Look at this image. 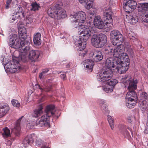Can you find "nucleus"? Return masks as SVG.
<instances>
[{
  "instance_id": "nucleus-1",
  "label": "nucleus",
  "mask_w": 148,
  "mask_h": 148,
  "mask_svg": "<svg viewBox=\"0 0 148 148\" xmlns=\"http://www.w3.org/2000/svg\"><path fill=\"white\" fill-rule=\"evenodd\" d=\"M81 27H84L82 30L81 31L80 36L79 39L85 42L87 41L90 36L91 37V43L94 47L97 48L103 47L107 42V37L104 34H98L90 30V27L86 25L81 24Z\"/></svg>"
},
{
  "instance_id": "nucleus-2",
  "label": "nucleus",
  "mask_w": 148,
  "mask_h": 148,
  "mask_svg": "<svg viewBox=\"0 0 148 148\" xmlns=\"http://www.w3.org/2000/svg\"><path fill=\"white\" fill-rule=\"evenodd\" d=\"M9 45L16 49H19L21 53H26L30 49L29 41H25L18 38L17 34H14L9 37Z\"/></svg>"
},
{
  "instance_id": "nucleus-3",
  "label": "nucleus",
  "mask_w": 148,
  "mask_h": 148,
  "mask_svg": "<svg viewBox=\"0 0 148 148\" xmlns=\"http://www.w3.org/2000/svg\"><path fill=\"white\" fill-rule=\"evenodd\" d=\"M54 108V106L53 105H49L47 106L45 110L46 116H42L40 120H38L36 121V125L40 127L44 126H49L50 127L49 118L54 114V113L53 112Z\"/></svg>"
},
{
  "instance_id": "nucleus-4",
  "label": "nucleus",
  "mask_w": 148,
  "mask_h": 148,
  "mask_svg": "<svg viewBox=\"0 0 148 148\" xmlns=\"http://www.w3.org/2000/svg\"><path fill=\"white\" fill-rule=\"evenodd\" d=\"M113 75L112 70L107 68L103 70L99 74L98 77L99 81L103 83H106L111 79Z\"/></svg>"
},
{
  "instance_id": "nucleus-5",
  "label": "nucleus",
  "mask_w": 148,
  "mask_h": 148,
  "mask_svg": "<svg viewBox=\"0 0 148 148\" xmlns=\"http://www.w3.org/2000/svg\"><path fill=\"white\" fill-rule=\"evenodd\" d=\"M123 5L125 11L130 13L136 9L137 4L133 0H124Z\"/></svg>"
},
{
  "instance_id": "nucleus-6",
  "label": "nucleus",
  "mask_w": 148,
  "mask_h": 148,
  "mask_svg": "<svg viewBox=\"0 0 148 148\" xmlns=\"http://www.w3.org/2000/svg\"><path fill=\"white\" fill-rule=\"evenodd\" d=\"M115 62L117 64L116 68L118 69L119 72L120 73H125L129 69V68L130 62H124L120 59L118 60Z\"/></svg>"
},
{
  "instance_id": "nucleus-7",
  "label": "nucleus",
  "mask_w": 148,
  "mask_h": 148,
  "mask_svg": "<svg viewBox=\"0 0 148 148\" xmlns=\"http://www.w3.org/2000/svg\"><path fill=\"white\" fill-rule=\"evenodd\" d=\"M15 63L18 64V62L17 60L13 59L6 65V68L11 73H14L18 70H20L22 69V67L18 65H16Z\"/></svg>"
},
{
  "instance_id": "nucleus-8",
  "label": "nucleus",
  "mask_w": 148,
  "mask_h": 148,
  "mask_svg": "<svg viewBox=\"0 0 148 148\" xmlns=\"http://www.w3.org/2000/svg\"><path fill=\"white\" fill-rule=\"evenodd\" d=\"M73 17L76 19V20L74 21L75 22L79 23H78V25L79 26V29H81L82 30L83 29H84V28L81 27L80 25L81 24L84 25L83 22L85 21L86 18V15L85 13L82 11L78 12L75 14Z\"/></svg>"
},
{
  "instance_id": "nucleus-9",
  "label": "nucleus",
  "mask_w": 148,
  "mask_h": 148,
  "mask_svg": "<svg viewBox=\"0 0 148 148\" xmlns=\"http://www.w3.org/2000/svg\"><path fill=\"white\" fill-rule=\"evenodd\" d=\"M87 43V42H85L79 39L78 41H76L75 44L79 47L78 50L79 56L84 57L86 54V52L84 49Z\"/></svg>"
},
{
  "instance_id": "nucleus-10",
  "label": "nucleus",
  "mask_w": 148,
  "mask_h": 148,
  "mask_svg": "<svg viewBox=\"0 0 148 148\" xmlns=\"http://www.w3.org/2000/svg\"><path fill=\"white\" fill-rule=\"evenodd\" d=\"M23 117V116H22L16 121L15 124L11 125L12 126L10 129L11 130L12 132L14 133L16 136H18L20 134V122L22 118Z\"/></svg>"
},
{
  "instance_id": "nucleus-11",
  "label": "nucleus",
  "mask_w": 148,
  "mask_h": 148,
  "mask_svg": "<svg viewBox=\"0 0 148 148\" xmlns=\"http://www.w3.org/2000/svg\"><path fill=\"white\" fill-rule=\"evenodd\" d=\"M113 14L112 12L111 8L108 7L104 9L103 13V18L105 21H108V22H113L112 16Z\"/></svg>"
},
{
  "instance_id": "nucleus-12",
  "label": "nucleus",
  "mask_w": 148,
  "mask_h": 148,
  "mask_svg": "<svg viewBox=\"0 0 148 148\" xmlns=\"http://www.w3.org/2000/svg\"><path fill=\"white\" fill-rule=\"evenodd\" d=\"M55 14L58 19L64 18L66 16V11L62 8L58 4H56L55 6Z\"/></svg>"
},
{
  "instance_id": "nucleus-13",
  "label": "nucleus",
  "mask_w": 148,
  "mask_h": 148,
  "mask_svg": "<svg viewBox=\"0 0 148 148\" xmlns=\"http://www.w3.org/2000/svg\"><path fill=\"white\" fill-rule=\"evenodd\" d=\"M106 21H103L99 16H95L94 20V24L95 27L99 29H103Z\"/></svg>"
},
{
  "instance_id": "nucleus-14",
  "label": "nucleus",
  "mask_w": 148,
  "mask_h": 148,
  "mask_svg": "<svg viewBox=\"0 0 148 148\" xmlns=\"http://www.w3.org/2000/svg\"><path fill=\"white\" fill-rule=\"evenodd\" d=\"M18 38L25 41H29L27 39V35L26 29L24 27H19L18 28Z\"/></svg>"
},
{
  "instance_id": "nucleus-15",
  "label": "nucleus",
  "mask_w": 148,
  "mask_h": 148,
  "mask_svg": "<svg viewBox=\"0 0 148 148\" xmlns=\"http://www.w3.org/2000/svg\"><path fill=\"white\" fill-rule=\"evenodd\" d=\"M10 108L6 103H0V118L5 116L9 110Z\"/></svg>"
},
{
  "instance_id": "nucleus-16",
  "label": "nucleus",
  "mask_w": 148,
  "mask_h": 148,
  "mask_svg": "<svg viewBox=\"0 0 148 148\" xmlns=\"http://www.w3.org/2000/svg\"><path fill=\"white\" fill-rule=\"evenodd\" d=\"M118 60V59H114L113 58L110 57L106 59V65L107 68L110 69L112 67H116L117 64L115 63V61Z\"/></svg>"
},
{
  "instance_id": "nucleus-17",
  "label": "nucleus",
  "mask_w": 148,
  "mask_h": 148,
  "mask_svg": "<svg viewBox=\"0 0 148 148\" xmlns=\"http://www.w3.org/2000/svg\"><path fill=\"white\" fill-rule=\"evenodd\" d=\"M40 55L39 51L32 50L30 51L29 56V59L32 61H36Z\"/></svg>"
},
{
  "instance_id": "nucleus-18",
  "label": "nucleus",
  "mask_w": 148,
  "mask_h": 148,
  "mask_svg": "<svg viewBox=\"0 0 148 148\" xmlns=\"http://www.w3.org/2000/svg\"><path fill=\"white\" fill-rule=\"evenodd\" d=\"M92 55L95 62L100 61L103 58L102 53L99 51L95 50L94 51L92 54Z\"/></svg>"
},
{
  "instance_id": "nucleus-19",
  "label": "nucleus",
  "mask_w": 148,
  "mask_h": 148,
  "mask_svg": "<svg viewBox=\"0 0 148 148\" xmlns=\"http://www.w3.org/2000/svg\"><path fill=\"white\" fill-rule=\"evenodd\" d=\"M123 37L121 33L111 42L112 44L114 46L120 45L123 41Z\"/></svg>"
},
{
  "instance_id": "nucleus-20",
  "label": "nucleus",
  "mask_w": 148,
  "mask_h": 148,
  "mask_svg": "<svg viewBox=\"0 0 148 148\" xmlns=\"http://www.w3.org/2000/svg\"><path fill=\"white\" fill-rule=\"evenodd\" d=\"M83 62L85 65L84 66L87 69L89 72H91L92 70V67L94 65V63L91 60H84Z\"/></svg>"
},
{
  "instance_id": "nucleus-21",
  "label": "nucleus",
  "mask_w": 148,
  "mask_h": 148,
  "mask_svg": "<svg viewBox=\"0 0 148 148\" xmlns=\"http://www.w3.org/2000/svg\"><path fill=\"white\" fill-rule=\"evenodd\" d=\"M126 99L137 100L138 97L135 90H129L126 96Z\"/></svg>"
},
{
  "instance_id": "nucleus-22",
  "label": "nucleus",
  "mask_w": 148,
  "mask_h": 148,
  "mask_svg": "<svg viewBox=\"0 0 148 148\" xmlns=\"http://www.w3.org/2000/svg\"><path fill=\"white\" fill-rule=\"evenodd\" d=\"M79 1L87 9L89 10L92 8L93 4L91 3L92 0H79Z\"/></svg>"
},
{
  "instance_id": "nucleus-23",
  "label": "nucleus",
  "mask_w": 148,
  "mask_h": 148,
  "mask_svg": "<svg viewBox=\"0 0 148 148\" xmlns=\"http://www.w3.org/2000/svg\"><path fill=\"white\" fill-rule=\"evenodd\" d=\"M41 35L39 33H37L34 35V42L36 45H39L41 44Z\"/></svg>"
},
{
  "instance_id": "nucleus-24",
  "label": "nucleus",
  "mask_w": 148,
  "mask_h": 148,
  "mask_svg": "<svg viewBox=\"0 0 148 148\" xmlns=\"http://www.w3.org/2000/svg\"><path fill=\"white\" fill-rule=\"evenodd\" d=\"M43 107L41 105H40L39 108L35 110L32 113V116L34 117H37L41 115L42 113Z\"/></svg>"
},
{
  "instance_id": "nucleus-25",
  "label": "nucleus",
  "mask_w": 148,
  "mask_h": 148,
  "mask_svg": "<svg viewBox=\"0 0 148 148\" xmlns=\"http://www.w3.org/2000/svg\"><path fill=\"white\" fill-rule=\"evenodd\" d=\"M129 86L128 89L129 90H135L137 88V80L136 79L133 81L129 80Z\"/></svg>"
},
{
  "instance_id": "nucleus-26",
  "label": "nucleus",
  "mask_w": 148,
  "mask_h": 148,
  "mask_svg": "<svg viewBox=\"0 0 148 148\" xmlns=\"http://www.w3.org/2000/svg\"><path fill=\"white\" fill-rule=\"evenodd\" d=\"M139 10L142 12H147L148 11V3H140L138 4Z\"/></svg>"
},
{
  "instance_id": "nucleus-27",
  "label": "nucleus",
  "mask_w": 148,
  "mask_h": 148,
  "mask_svg": "<svg viewBox=\"0 0 148 148\" xmlns=\"http://www.w3.org/2000/svg\"><path fill=\"white\" fill-rule=\"evenodd\" d=\"M126 19L129 23L134 24L136 23L138 21V18L137 16L134 17L132 16L129 15L127 16Z\"/></svg>"
},
{
  "instance_id": "nucleus-28",
  "label": "nucleus",
  "mask_w": 148,
  "mask_h": 148,
  "mask_svg": "<svg viewBox=\"0 0 148 148\" xmlns=\"http://www.w3.org/2000/svg\"><path fill=\"white\" fill-rule=\"evenodd\" d=\"M25 16L24 13L23 12L20 15H18L17 14H16L15 15H12L10 18L13 20V21H12V22H13L15 21L16 22L19 19L20 20L21 19H22V18H24Z\"/></svg>"
},
{
  "instance_id": "nucleus-29",
  "label": "nucleus",
  "mask_w": 148,
  "mask_h": 148,
  "mask_svg": "<svg viewBox=\"0 0 148 148\" xmlns=\"http://www.w3.org/2000/svg\"><path fill=\"white\" fill-rule=\"evenodd\" d=\"M36 145L38 146H40L41 148H50L47 146V143L41 140H37L36 142Z\"/></svg>"
},
{
  "instance_id": "nucleus-30",
  "label": "nucleus",
  "mask_w": 148,
  "mask_h": 148,
  "mask_svg": "<svg viewBox=\"0 0 148 148\" xmlns=\"http://www.w3.org/2000/svg\"><path fill=\"white\" fill-rule=\"evenodd\" d=\"M34 142L33 138L32 135H29L25 138L23 141V143L24 144H31Z\"/></svg>"
},
{
  "instance_id": "nucleus-31",
  "label": "nucleus",
  "mask_w": 148,
  "mask_h": 148,
  "mask_svg": "<svg viewBox=\"0 0 148 148\" xmlns=\"http://www.w3.org/2000/svg\"><path fill=\"white\" fill-rule=\"evenodd\" d=\"M113 22H108V21H106L105 23L103 29H105L107 32L109 31L113 25Z\"/></svg>"
},
{
  "instance_id": "nucleus-32",
  "label": "nucleus",
  "mask_w": 148,
  "mask_h": 148,
  "mask_svg": "<svg viewBox=\"0 0 148 148\" xmlns=\"http://www.w3.org/2000/svg\"><path fill=\"white\" fill-rule=\"evenodd\" d=\"M120 33H121L117 30H115L112 31L110 33V35L111 41Z\"/></svg>"
},
{
  "instance_id": "nucleus-33",
  "label": "nucleus",
  "mask_w": 148,
  "mask_h": 148,
  "mask_svg": "<svg viewBox=\"0 0 148 148\" xmlns=\"http://www.w3.org/2000/svg\"><path fill=\"white\" fill-rule=\"evenodd\" d=\"M119 59L121 60H122L123 61L122 62H130V59L128 56L125 53H123L121 55V56Z\"/></svg>"
},
{
  "instance_id": "nucleus-34",
  "label": "nucleus",
  "mask_w": 148,
  "mask_h": 148,
  "mask_svg": "<svg viewBox=\"0 0 148 148\" xmlns=\"http://www.w3.org/2000/svg\"><path fill=\"white\" fill-rule=\"evenodd\" d=\"M102 112L105 114H107L109 113V111L107 108V106L105 103H102L101 105Z\"/></svg>"
},
{
  "instance_id": "nucleus-35",
  "label": "nucleus",
  "mask_w": 148,
  "mask_h": 148,
  "mask_svg": "<svg viewBox=\"0 0 148 148\" xmlns=\"http://www.w3.org/2000/svg\"><path fill=\"white\" fill-rule=\"evenodd\" d=\"M118 83V81L117 80L115 79H110L108 81V82L106 83L108 84L109 86H111V87L113 88L114 86Z\"/></svg>"
},
{
  "instance_id": "nucleus-36",
  "label": "nucleus",
  "mask_w": 148,
  "mask_h": 148,
  "mask_svg": "<svg viewBox=\"0 0 148 148\" xmlns=\"http://www.w3.org/2000/svg\"><path fill=\"white\" fill-rule=\"evenodd\" d=\"M55 8H53L51 7L48 9L47 13L49 16L52 18H53L55 16Z\"/></svg>"
},
{
  "instance_id": "nucleus-37",
  "label": "nucleus",
  "mask_w": 148,
  "mask_h": 148,
  "mask_svg": "<svg viewBox=\"0 0 148 148\" xmlns=\"http://www.w3.org/2000/svg\"><path fill=\"white\" fill-rule=\"evenodd\" d=\"M114 49L111 47L108 46V47H106L104 51L106 53L108 54L110 56H112Z\"/></svg>"
},
{
  "instance_id": "nucleus-38",
  "label": "nucleus",
  "mask_w": 148,
  "mask_h": 148,
  "mask_svg": "<svg viewBox=\"0 0 148 148\" xmlns=\"http://www.w3.org/2000/svg\"><path fill=\"white\" fill-rule=\"evenodd\" d=\"M19 59L22 62H25L27 61L28 58L27 55L26 53H23L19 56Z\"/></svg>"
},
{
  "instance_id": "nucleus-39",
  "label": "nucleus",
  "mask_w": 148,
  "mask_h": 148,
  "mask_svg": "<svg viewBox=\"0 0 148 148\" xmlns=\"http://www.w3.org/2000/svg\"><path fill=\"white\" fill-rule=\"evenodd\" d=\"M123 53H120L115 48L114 49L112 55L114 57L116 58V59H119L121 56V55L123 54Z\"/></svg>"
},
{
  "instance_id": "nucleus-40",
  "label": "nucleus",
  "mask_w": 148,
  "mask_h": 148,
  "mask_svg": "<svg viewBox=\"0 0 148 148\" xmlns=\"http://www.w3.org/2000/svg\"><path fill=\"white\" fill-rule=\"evenodd\" d=\"M3 130L4 132L2 135L4 138H7L10 136V130L7 127L3 128Z\"/></svg>"
},
{
  "instance_id": "nucleus-41",
  "label": "nucleus",
  "mask_w": 148,
  "mask_h": 148,
  "mask_svg": "<svg viewBox=\"0 0 148 148\" xmlns=\"http://www.w3.org/2000/svg\"><path fill=\"white\" fill-rule=\"evenodd\" d=\"M32 8L30 9L31 11H35L38 10L40 7L39 5L36 2H33L31 4Z\"/></svg>"
},
{
  "instance_id": "nucleus-42",
  "label": "nucleus",
  "mask_w": 148,
  "mask_h": 148,
  "mask_svg": "<svg viewBox=\"0 0 148 148\" xmlns=\"http://www.w3.org/2000/svg\"><path fill=\"white\" fill-rule=\"evenodd\" d=\"M107 120L109 123L111 129L113 130L114 128V121L113 120L111 116L109 115L107 116Z\"/></svg>"
},
{
  "instance_id": "nucleus-43",
  "label": "nucleus",
  "mask_w": 148,
  "mask_h": 148,
  "mask_svg": "<svg viewBox=\"0 0 148 148\" xmlns=\"http://www.w3.org/2000/svg\"><path fill=\"white\" fill-rule=\"evenodd\" d=\"M120 130L121 132L124 135H126L128 136L129 135V132L126 129V127L125 126L122 125L120 128Z\"/></svg>"
},
{
  "instance_id": "nucleus-44",
  "label": "nucleus",
  "mask_w": 148,
  "mask_h": 148,
  "mask_svg": "<svg viewBox=\"0 0 148 148\" xmlns=\"http://www.w3.org/2000/svg\"><path fill=\"white\" fill-rule=\"evenodd\" d=\"M38 88L41 90V92L45 91L46 92H49L51 89V86L41 87L39 85H37Z\"/></svg>"
},
{
  "instance_id": "nucleus-45",
  "label": "nucleus",
  "mask_w": 148,
  "mask_h": 148,
  "mask_svg": "<svg viewBox=\"0 0 148 148\" xmlns=\"http://www.w3.org/2000/svg\"><path fill=\"white\" fill-rule=\"evenodd\" d=\"M144 13L145 15L141 17V21L144 22L148 23V11Z\"/></svg>"
},
{
  "instance_id": "nucleus-46",
  "label": "nucleus",
  "mask_w": 148,
  "mask_h": 148,
  "mask_svg": "<svg viewBox=\"0 0 148 148\" xmlns=\"http://www.w3.org/2000/svg\"><path fill=\"white\" fill-rule=\"evenodd\" d=\"M117 47L115 48L120 53H124L123 51H124V47L121 44L120 45H117Z\"/></svg>"
},
{
  "instance_id": "nucleus-47",
  "label": "nucleus",
  "mask_w": 148,
  "mask_h": 148,
  "mask_svg": "<svg viewBox=\"0 0 148 148\" xmlns=\"http://www.w3.org/2000/svg\"><path fill=\"white\" fill-rule=\"evenodd\" d=\"M137 100H131V99H126V103H129V104H131L132 105H133L134 106L136 104V101Z\"/></svg>"
},
{
  "instance_id": "nucleus-48",
  "label": "nucleus",
  "mask_w": 148,
  "mask_h": 148,
  "mask_svg": "<svg viewBox=\"0 0 148 148\" xmlns=\"http://www.w3.org/2000/svg\"><path fill=\"white\" fill-rule=\"evenodd\" d=\"M11 102L12 105L14 106L17 107H18L20 106V103L17 100L13 99L12 101Z\"/></svg>"
},
{
  "instance_id": "nucleus-49",
  "label": "nucleus",
  "mask_w": 148,
  "mask_h": 148,
  "mask_svg": "<svg viewBox=\"0 0 148 148\" xmlns=\"http://www.w3.org/2000/svg\"><path fill=\"white\" fill-rule=\"evenodd\" d=\"M15 10L16 12V14L22 13L23 12V8L21 7H19L18 6H16L15 7Z\"/></svg>"
},
{
  "instance_id": "nucleus-50",
  "label": "nucleus",
  "mask_w": 148,
  "mask_h": 148,
  "mask_svg": "<svg viewBox=\"0 0 148 148\" xmlns=\"http://www.w3.org/2000/svg\"><path fill=\"white\" fill-rule=\"evenodd\" d=\"M113 88L111 87H107L106 86H104L103 88V90L107 93H109L111 92L113 90Z\"/></svg>"
},
{
  "instance_id": "nucleus-51",
  "label": "nucleus",
  "mask_w": 148,
  "mask_h": 148,
  "mask_svg": "<svg viewBox=\"0 0 148 148\" xmlns=\"http://www.w3.org/2000/svg\"><path fill=\"white\" fill-rule=\"evenodd\" d=\"M12 1V0H7L5 5V8L6 9L8 8L10 6Z\"/></svg>"
},
{
  "instance_id": "nucleus-52",
  "label": "nucleus",
  "mask_w": 148,
  "mask_h": 148,
  "mask_svg": "<svg viewBox=\"0 0 148 148\" xmlns=\"http://www.w3.org/2000/svg\"><path fill=\"white\" fill-rule=\"evenodd\" d=\"M141 97L145 99L148 100V94L145 92H143L142 93Z\"/></svg>"
},
{
  "instance_id": "nucleus-53",
  "label": "nucleus",
  "mask_w": 148,
  "mask_h": 148,
  "mask_svg": "<svg viewBox=\"0 0 148 148\" xmlns=\"http://www.w3.org/2000/svg\"><path fill=\"white\" fill-rule=\"evenodd\" d=\"M127 52L131 56H132L133 55L134 52L132 48L128 49L127 50Z\"/></svg>"
},
{
  "instance_id": "nucleus-54",
  "label": "nucleus",
  "mask_w": 148,
  "mask_h": 148,
  "mask_svg": "<svg viewBox=\"0 0 148 148\" xmlns=\"http://www.w3.org/2000/svg\"><path fill=\"white\" fill-rule=\"evenodd\" d=\"M144 132L146 134H148V123H147Z\"/></svg>"
},
{
  "instance_id": "nucleus-55",
  "label": "nucleus",
  "mask_w": 148,
  "mask_h": 148,
  "mask_svg": "<svg viewBox=\"0 0 148 148\" xmlns=\"http://www.w3.org/2000/svg\"><path fill=\"white\" fill-rule=\"evenodd\" d=\"M49 70L48 69H44L42 72V73H43V74L44 75V76H45L46 75V73L49 71Z\"/></svg>"
},
{
  "instance_id": "nucleus-56",
  "label": "nucleus",
  "mask_w": 148,
  "mask_h": 148,
  "mask_svg": "<svg viewBox=\"0 0 148 148\" xmlns=\"http://www.w3.org/2000/svg\"><path fill=\"white\" fill-rule=\"evenodd\" d=\"M126 104L127 106L129 108H132L134 106L133 105H132L131 104H130L129 103H126Z\"/></svg>"
},
{
  "instance_id": "nucleus-57",
  "label": "nucleus",
  "mask_w": 148,
  "mask_h": 148,
  "mask_svg": "<svg viewBox=\"0 0 148 148\" xmlns=\"http://www.w3.org/2000/svg\"><path fill=\"white\" fill-rule=\"evenodd\" d=\"M128 76L125 75V76H124V77H123V79H124V80H126L125 81V83H127V82H128V81L129 80V79H130V78L129 77L128 78V79L126 80L127 79Z\"/></svg>"
},
{
  "instance_id": "nucleus-58",
  "label": "nucleus",
  "mask_w": 148,
  "mask_h": 148,
  "mask_svg": "<svg viewBox=\"0 0 148 148\" xmlns=\"http://www.w3.org/2000/svg\"><path fill=\"white\" fill-rule=\"evenodd\" d=\"M60 77L63 80H65L66 79V75L64 74H61L60 75Z\"/></svg>"
},
{
  "instance_id": "nucleus-59",
  "label": "nucleus",
  "mask_w": 148,
  "mask_h": 148,
  "mask_svg": "<svg viewBox=\"0 0 148 148\" xmlns=\"http://www.w3.org/2000/svg\"><path fill=\"white\" fill-rule=\"evenodd\" d=\"M130 39H132L134 40H136V35H135V36H130Z\"/></svg>"
},
{
  "instance_id": "nucleus-60",
  "label": "nucleus",
  "mask_w": 148,
  "mask_h": 148,
  "mask_svg": "<svg viewBox=\"0 0 148 148\" xmlns=\"http://www.w3.org/2000/svg\"><path fill=\"white\" fill-rule=\"evenodd\" d=\"M133 117L132 116H129L127 118V120L129 122L131 123V122H132V118Z\"/></svg>"
},
{
  "instance_id": "nucleus-61",
  "label": "nucleus",
  "mask_w": 148,
  "mask_h": 148,
  "mask_svg": "<svg viewBox=\"0 0 148 148\" xmlns=\"http://www.w3.org/2000/svg\"><path fill=\"white\" fill-rule=\"evenodd\" d=\"M135 36V34L134 33L132 32H130L128 34V36L130 38V36Z\"/></svg>"
},
{
  "instance_id": "nucleus-62",
  "label": "nucleus",
  "mask_w": 148,
  "mask_h": 148,
  "mask_svg": "<svg viewBox=\"0 0 148 148\" xmlns=\"http://www.w3.org/2000/svg\"><path fill=\"white\" fill-rule=\"evenodd\" d=\"M30 19H31V18L29 17H28V18H26V19H25V20H26V23L27 24H29L31 23V21H27V20H30Z\"/></svg>"
},
{
  "instance_id": "nucleus-63",
  "label": "nucleus",
  "mask_w": 148,
  "mask_h": 148,
  "mask_svg": "<svg viewBox=\"0 0 148 148\" xmlns=\"http://www.w3.org/2000/svg\"><path fill=\"white\" fill-rule=\"evenodd\" d=\"M44 76V75L43 73L41 72L39 75V77L40 79H41L42 78H43Z\"/></svg>"
},
{
  "instance_id": "nucleus-64",
  "label": "nucleus",
  "mask_w": 148,
  "mask_h": 148,
  "mask_svg": "<svg viewBox=\"0 0 148 148\" xmlns=\"http://www.w3.org/2000/svg\"><path fill=\"white\" fill-rule=\"evenodd\" d=\"M127 129L132 133V132L131 131V129L130 128H129V127Z\"/></svg>"
}]
</instances>
